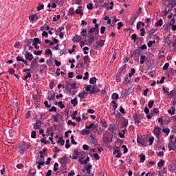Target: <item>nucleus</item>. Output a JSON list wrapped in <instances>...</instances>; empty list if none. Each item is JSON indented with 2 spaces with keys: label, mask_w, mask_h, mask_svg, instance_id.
I'll return each mask as SVG.
<instances>
[{
  "label": "nucleus",
  "mask_w": 176,
  "mask_h": 176,
  "mask_svg": "<svg viewBox=\"0 0 176 176\" xmlns=\"http://www.w3.org/2000/svg\"><path fill=\"white\" fill-rule=\"evenodd\" d=\"M69 14L70 16H74L75 14V10H74V8H71L69 10Z\"/></svg>",
  "instance_id": "obj_39"
},
{
  "label": "nucleus",
  "mask_w": 176,
  "mask_h": 176,
  "mask_svg": "<svg viewBox=\"0 0 176 176\" xmlns=\"http://www.w3.org/2000/svg\"><path fill=\"white\" fill-rule=\"evenodd\" d=\"M41 142H43V144H45V145H47L48 144H50V141H46L45 138H43L41 140Z\"/></svg>",
  "instance_id": "obj_44"
},
{
  "label": "nucleus",
  "mask_w": 176,
  "mask_h": 176,
  "mask_svg": "<svg viewBox=\"0 0 176 176\" xmlns=\"http://www.w3.org/2000/svg\"><path fill=\"white\" fill-rule=\"evenodd\" d=\"M155 32H156V29H151L148 32V38L151 39L153 34H155Z\"/></svg>",
  "instance_id": "obj_16"
},
{
  "label": "nucleus",
  "mask_w": 176,
  "mask_h": 176,
  "mask_svg": "<svg viewBox=\"0 0 176 176\" xmlns=\"http://www.w3.org/2000/svg\"><path fill=\"white\" fill-rule=\"evenodd\" d=\"M56 105H58L59 108L63 109V108H65V105L63 104V102H56Z\"/></svg>",
  "instance_id": "obj_24"
},
{
  "label": "nucleus",
  "mask_w": 176,
  "mask_h": 176,
  "mask_svg": "<svg viewBox=\"0 0 176 176\" xmlns=\"http://www.w3.org/2000/svg\"><path fill=\"white\" fill-rule=\"evenodd\" d=\"M28 78H31V73L30 72H27V75L24 76L23 80H25L26 79H28Z\"/></svg>",
  "instance_id": "obj_51"
},
{
  "label": "nucleus",
  "mask_w": 176,
  "mask_h": 176,
  "mask_svg": "<svg viewBox=\"0 0 176 176\" xmlns=\"http://www.w3.org/2000/svg\"><path fill=\"white\" fill-rule=\"evenodd\" d=\"M82 134V135H89L90 134V131L87 129H83Z\"/></svg>",
  "instance_id": "obj_31"
},
{
  "label": "nucleus",
  "mask_w": 176,
  "mask_h": 176,
  "mask_svg": "<svg viewBox=\"0 0 176 176\" xmlns=\"http://www.w3.org/2000/svg\"><path fill=\"white\" fill-rule=\"evenodd\" d=\"M41 124H42L41 121L36 120L35 124L34 125V130H39V129H41Z\"/></svg>",
  "instance_id": "obj_9"
},
{
  "label": "nucleus",
  "mask_w": 176,
  "mask_h": 176,
  "mask_svg": "<svg viewBox=\"0 0 176 176\" xmlns=\"http://www.w3.org/2000/svg\"><path fill=\"white\" fill-rule=\"evenodd\" d=\"M134 74H135V68H132L131 69V72L129 74V78H131V76H133V75H134Z\"/></svg>",
  "instance_id": "obj_35"
},
{
  "label": "nucleus",
  "mask_w": 176,
  "mask_h": 176,
  "mask_svg": "<svg viewBox=\"0 0 176 176\" xmlns=\"http://www.w3.org/2000/svg\"><path fill=\"white\" fill-rule=\"evenodd\" d=\"M122 27H123V23L119 22V23H118V28H117V29H118V30H120V28H122Z\"/></svg>",
  "instance_id": "obj_63"
},
{
  "label": "nucleus",
  "mask_w": 176,
  "mask_h": 176,
  "mask_svg": "<svg viewBox=\"0 0 176 176\" xmlns=\"http://www.w3.org/2000/svg\"><path fill=\"white\" fill-rule=\"evenodd\" d=\"M137 142L142 146L146 145V144L148 142V138L145 136H142L140 138V136L138 135Z\"/></svg>",
  "instance_id": "obj_3"
},
{
  "label": "nucleus",
  "mask_w": 176,
  "mask_h": 176,
  "mask_svg": "<svg viewBox=\"0 0 176 176\" xmlns=\"http://www.w3.org/2000/svg\"><path fill=\"white\" fill-rule=\"evenodd\" d=\"M45 54L47 56H52L53 54V53L52 52V50L51 49L45 50Z\"/></svg>",
  "instance_id": "obj_34"
},
{
  "label": "nucleus",
  "mask_w": 176,
  "mask_h": 176,
  "mask_svg": "<svg viewBox=\"0 0 176 176\" xmlns=\"http://www.w3.org/2000/svg\"><path fill=\"white\" fill-rule=\"evenodd\" d=\"M58 163L56 162L54 165V171H57L58 170Z\"/></svg>",
  "instance_id": "obj_57"
},
{
  "label": "nucleus",
  "mask_w": 176,
  "mask_h": 176,
  "mask_svg": "<svg viewBox=\"0 0 176 176\" xmlns=\"http://www.w3.org/2000/svg\"><path fill=\"white\" fill-rule=\"evenodd\" d=\"M172 46L174 47L175 52H176V38L175 39V41L173 42Z\"/></svg>",
  "instance_id": "obj_64"
},
{
  "label": "nucleus",
  "mask_w": 176,
  "mask_h": 176,
  "mask_svg": "<svg viewBox=\"0 0 176 176\" xmlns=\"http://www.w3.org/2000/svg\"><path fill=\"white\" fill-rule=\"evenodd\" d=\"M153 141H155V138L151 137L148 139L149 145H152L153 144Z\"/></svg>",
  "instance_id": "obj_55"
},
{
  "label": "nucleus",
  "mask_w": 176,
  "mask_h": 176,
  "mask_svg": "<svg viewBox=\"0 0 176 176\" xmlns=\"http://www.w3.org/2000/svg\"><path fill=\"white\" fill-rule=\"evenodd\" d=\"M85 64H87V63H90V57L89 56H85L83 58Z\"/></svg>",
  "instance_id": "obj_28"
},
{
  "label": "nucleus",
  "mask_w": 176,
  "mask_h": 176,
  "mask_svg": "<svg viewBox=\"0 0 176 176\" xmlns=\"http://www.w3.org/2000/svg\"><path fill=\"white\" fill-rule=\"evenodd\" d=\"M169 96H171V97H175V96H176V91L175 90H172L169 93Z\"/></svg>",
  "instance_id": "obj_50"
},
{
  "label": "nucleus",
  "mask_w": 176,
  "mask_h": 176,
  "mask_svg": "<svg viewBox=\"0 0 176 176\" xmlns=\"http://www.w3.org/2000/svg\"><path fill=\"white\" fill-rule=\"evenodd\" d=\"M74 42H79V41H82V36H80L79 35H76L74 37Z\"/></svg>",
  "instance_id": "obj_23"
},
{
  "label": "nucleus",
  "mask_w": 176,
  "mask_h": 176,
  "mask_svg": "<svg viewBox=\"0 0 176 176\" xmlns=\"http://www.w3.org/2000/svg\"><path fill=\"white\" fill-rule=\"evenodd\" d=\"M78 156L79 157V151L78 150H74L72 157L73 160H76V159H78Z\"/></svg>",
  "instance_id": "obj_14"
},
{
  "label": "nucleus",
  "mask_w": 176,
  "mask_h": 176,
  "mask_svg": "<svg viewBox=\"0 0 176 176\" xmlns=\"http://www.w3.org/2000/svg\"><path fill=\"white\" fill-rule=\"evenodd\" d=\"M71 104H72L73 107H76L78 105V98L75 97L74 99H72Z\"/></svg>",
  "instance_id": "obj_17"
},
{
  "label": "nucleus",
  "mask_w": 176,
  "mask_h": 176,
  "mask_svg": "<svg viewBox=\"0 0 176 176\" xmlns=\"http://www.w3.org/2000/svg\"><path fill=\"white\" fill-rule=\"evenodd\" d=\"M36 19V20H38V16H36V14H33V15H30L29 16V20L32 22L34 23V19Z\"/></svg>",
  "instance_id": "obj_22"
},
{
  "label": "nucleus",
  "mask_w": 176,
  "mask_h": 176,
  "mask_svg": "<svg viewBox=\"0 0 176 176\" xmlns=\"http://www.w3.org/2000/svg\"><path fill=\"white\" fill-rule=\"evenodd\" d=\"M153 104H155V101L150 100L148 103V108H152V107H153Z\"/></svg>",
  "instance_id": "obj_47"
},
{
  "label": "nucleus",
  "mask_w": 176,
  "mask_h": 176,
  "mask_svg": "<svg viewBox=\"0 0 176 176\" xmlns=\"http://www.w3.org/2000/svg\"><path fill=\"white\" fill-rule=\"evenodd\" d=\"M163 25V19H160L155 23V27H162Z\"/></svg>",
  "instance_id": "obj_20"
},
{
  "label": "nucleus",
  "mask_w": 176,
  "mask_h": 176,
  "mask_svg": "<svg viewBox=\"0 0 176 176\" xmlns=\"http://www.w3.org/2000/svg\"><path fill=\"white\" fill-rule=\"evenodd\" d=\"M32 45H39L41 44V41L39 40L38 38H34L33 40H32Z\"/></svg>",
  "instance_id": "obj_21"
},
{
  "label": "nucleus",
  "mask_w": 176,
  "mask_h": 176,
  "mask_svg": "<svg viewBox=\"0 0 176 176\" xmlns=\"http://www.w3.org/2000/svg\"><path fill=\"white\" fill-rule=\"evenodd\" d=\"M111 103L113 104V108L114 111H116V108H118V104H116V101L113 100Z\"/></svg>",
  "instance_id": "obj_45"
},
{
  "label": "nucleus",
  "mask_w": 176,
  "mask_h": 176,
  "mask_svg": "<svg viewBox=\"0 0 176 176\" xmlns=\"http://www.w3.org/2000/svg\"><path fill=\"white\" fill-rule=\"evenodd\" d=\"M87 94H89V93H87L86 91H83L82 93H80L78 95V97H80L81 100H83V98H85V97H86V96H87Z\"/></svg>",
  "instance_id": "obj_15"
},
{
  "label": "nucleus",
  "mask_w": 176,
  "mask_h": 176,
  "mask_svg": "<svg viewBox=\"0 0 176 176\" xmlns=\"http://www.w3.org/2000/svg\"><path fill=\"white\" fill-rule=\"evenodd\" d=\"M87 9H89V10H91L93 9V3H90L87 4Z\"/></svg>",
  "instance_id": "obj_60"
},
{
  "label": "nucleus",
  "mask_w": 176,
  "mask_h": 176,
  "mask_svg": "<svg viewBox=\"0 0 176 176\" xmlns=\"http://www.w3.org/2000/svg\"><path fill=\"white\" fill-rule=\"evenodd\" d=\"M76 14H80V16H83V11L80 9H77L76 10Z\"/></svg>",
  "instance_id": "obj_43"
},
{
  "label": "nucleus",
  "mask_w": 176,
  "mask_h": 176,
  "mask_svg": "<svg viewBox=\"0 0 176 176\" xmlns=\"http://www.w3.org/2000/svg\"><path fill=\"white\" fill-rule=\"evenodd\" d=\"M111 98L113 100H118L119 99V95L116 93L113 94V95L111 96Z\"/></svg>",
  "instance_id": "obj_33"
},
{
  "label": "nucleus",
  "mask_w": 176,
  "mask_h": 176,
  "mask_svg": "<svg viewBox=\"0 0 176 176\" xmlns=\"http://www.w3.org/2000/svg\"><path fill=\"white\" fill-rule=\"evenodd\" d=\"M169 5H171L172 6L175 8V6H176V0H170V1L169 2Z\"/></svg>",
  "instance_id": "obj_46"
},
{
  "label": "nucleus",
  "mask_w": 176,
  "mask_h": 176,
  "mask_svg": "<svg viewBox=\"0 0 176 176\" xmlns=\"http://www.w3.org/2000/svg\"><path fill=\"white\" fill-rule=\"evenodd\" d=\"M165 9L166 10H170V12H171L173 10V9H174V6H173L171 4L168 3Z\"/></svg>",
  "instance_id": "obj_36"
},
{
  "label": "nucleus",
  "mask_w": 176,
  "mask_h": 176,
  "mask_svg": "<svg viewBox=\"0 0 176 176\" xmlns=\"http://www.w3.org/2000/svg\"><path fill=\"white\" fill-rule=\"evenodd\" d=\"M96 82H97V78L96 77L91 78L89 80V83L91 85H94Z\"/></svg>",
  "instance_id": "obj_26"
},
{
  "label": "nucleus",
  "mask_w": 176,
  "mask_h": 176,
  "mask_svg": "<svg viewBox=\"0 0 176 176\" xmlns=\"http://www.w3.org/2000/svg\"><path fill=\"white\" fill-rule=\"evenodd\" d=\"M81 34H82V36H86V34H87V30L82 29Z\"/></svg>",
  "instance_id": "obj_56"
},
{
  "label": "nucleus",
  "mask_w": 176,
  "mask_h": 176,
  "mask_svg": "<svg viewBox=\"0 0 176 176\" xmlns=\"http://www.w3.org/2000/svg\"><path fill=\"white\" fill-rule=\"evenodd\" d=\"M131 40L133 41L134 42H135V41H137V34H132Z\"/></svg>",
  "instance_id": "obj_61"
},
{
  "label": "nucleus",
  "mask_w": 176,
  "mask_h": 176,
  "mask_svg": "<svg viewBox=\"0 0 176 176\" xmlns=\"http://www.w3.org/2000/svg\"><path fill=\"white\" fill-rule=\"evenodd\" d=\"M90 161V157H87L84 161H82V164H86L87 162Z\"/></svg>",
  "instance_id": "obj_62"
},
{
  "label": "nucleus",
  "mask_w": 176,
  "mask_h": 176,
  "mask_svg": "<svg viewBox=\"0 0 176 176\" xmlns=\"http://www.w3.org/2000/svg\"><path fill=\"white\" fill-rule=\"evenodd\" d=\"M36 65H38V58H35L32 60V61L30 64V68L32 69H34Z\"/></svg>",
  "instance_id": "obj_8"
},
{
  "label": "nucleus",
  "mask_w": 176,
  "mask_h": 176,
  "mask_svg": "<svg viewBox=\"0 0 176 176\" xmlns=\"http://www.w3.org/2000/svg\"><path fill=\"white\" fill-rule=\"evenodd\" d=\"M57 142H58V144H60L61 145V146H64L65 141L64 140V139H63L62 137H60V138H59Z\"/></svg>",
  "instance_id": "obj_25"
},
{
  "label": "nucleus",
  "mask_w": 176,
  "mask_h": 176,
  "mask_svg": "<svg viewBox=\"0 0 176 176\" xmlns=\"http://www.w3.org/2000/svg\"><path fill=\"white\" fill-rule=\"evenodd\" d=\"M58 162L62 164V166H65L67 163H68V157H67V155H64L61 158L58 160Z\"/></svg>",
  "instance_id": "obj_4"
},
{
  "label": "nucleus",
  "mask_w": 176,
  "mask_h": 176,
  "mask_svg": "<svg viewBox=\"0 0 176 176\" xmlns=\"http://www.w3.org/2000/svg\"><path fill=\"white\" fill-rule=\"evenodd\" d=\"M8 72H9L11 75H14L15 71L14 70L13 68H9V69H8Z\"/></svg>",
  "instance_id": "obj_59"
},
{
  "label": "nucleus",
  "mask_w": 176,
  "mask_h": 176,
  "mask_svg": "<svg viewBox=\"0 0 176 176\" xmlns=\"http://www.w3.org/2000/svg\"><path fill=\"white\" fill-rule=\"evenodd\" d=\"M25 42H27L26 46H31V43H33L32 39L31 38L30 39L26 38Z\"/></svg>",
  "instance_id": "obj_32"
},
{
  "label": "nucleus",
  "mask_w": 176,
  "mask_h": 176,
  "mask_svg": "<svg viewBox=\"0 0 176 176\" xmlns=\"http://www.w3.org/2000/svg\"><path fill=\"white\" fill-rule=\"evenodd\" d=\"M88 42H89V45H91V43H93V42H94V36L89 34Z\"/></svg>",
  "instance_id": "obj_19"
},
{
  "label": "nucleus",
  "mask_w": 176,
  "mask_h": 176,
  "mask_svg": "<svg viewBox=\"0 0 176 176\" xmlns=\"http://www.w3.org/2000/svg\"><path fill=\"white\" fill-rule=\"evenodd\" d=\"M133 119L138 124H140L141 123V115L140 114H135L133 115Z\"/></svg>",
  "instance_id": "obj_6"
},
{
  "label": "nucleus",
  "mask_w": 176,
  "mask_h": 176,
  "mask_svg": "<svg viewBox=\"0 0 176 176\" xmlns=\"http://www.w3.org/2000/svg\"><path fill=\"white\" fill-rule=\"evenodd\" d=\"M47 66H46V65H42L40 68V72L42 74L43 72V71H45V69H46Z\"/></svg>",
  "instance_id": "obj_38"
},
{
  "label": "nucleus",
  "mask_w": 176,
  "mask_h": 176,
  "mask_svg": "<svg viewBox=\"0 0 176 176\" xmlns=\"http://www.w3.org/2000/svg\"><path fill=\"white\" fill-rule=\"evenodd\" d=\"M92 166L91 165H88L86 170H87V174H90L91 173V169Z\"/></svg>",
  "instance_id": "obj_48"
},
{
  "label": "nucleus",
  "mask_w": 176,
  "mask_h": 176,
  "mask_svg": "<svg viewBox=\"0 0 176 176\" xmlns=\"http://www.w3.org/2000/svg\"><path fill=\"white\" fill-rule=\"evenodd\" d=\"M86 155V152L85 151H81L78 152V157H82V156H85Z\"/></svg>",
  "instance_id": "obj_58"
},
{
  "label": "nucleus",
  "mask_w": 176,
  "mask_h": 176,
  "mask_svg": "<svg viewBox=\"0 0 176 176\" xmlns=\"http://www.w3.org/2000/svg\"><path fill=\"white\" fill-rule=\"evenodd\" d=\"M130 80L131 78H129V76H126L122 83L123 85H129V83H130Z\"/></svg>",
  "instance_id": "obj_18"
},
{
  "label": "nucleus",
  "mask_w": 176,
  "mask_h": 176,
  "mask_svg": "<svg viewBox=\"0 0 176 176\" xmlns=\"http://www.w3.org/2000/svg\"><path fill=\"white\" fill-rule=\"evenodd\" d=\"M145 58H146V56H145V55H142L140 57V64H144V63H145Z\"/></svg>",
  "instance_id": "obj_37"
},
{
  "label": "nucleus",
  "mask_w": 176,
  "mask_h": 176,
  "mask_svg": "<svg viewBox=\"0 0 176 176\" xmlns=\"http://www.w3.org/2000/svg\"><path fill=\"white\" fill-rule=\"evenodd\" d=\"M61 172L63 173V174H64V173H67V167L65 166V165H62L61 167Z\"/></svg>",
  "instance_id": "obj_40"
},
{
  "label": "nucleus",
  "mask_w": 176,
  "mask_h": 176,
  "mask_svg": "<svg viewBox=\"0 0 176 176\" xmlns=\"http://www.w3.org/2000/svg\"><path fill=\"white\" fill-rule=\"evenodd\" d=\"M32 138H36V132L35 131H32L31 133Z\"/></svg>",
  "instance_id": "obj_54"
},
{
  "label": "nucleus",
  "mask_w": 176,
  "mask_h": 176,
  "mask_svg": "<svg viewBox=\"0 0 176 176\" xmlns=\"http://www.w3.org/2000/svg\"><path fill=\"white\" fill-rule=\"evenodd\" d=\"M86 91H89V94L91 96V94H94V93H100V90L97 87V85H89L85 87Z\"/></svg>",
  "instance_id": "obj_1"
},
{
  "label": "nucleus",
  "mask_w": 176,
  "mask_h": 176,
  "mask_svg": "<svg viewBox=\"0 0 176 176\" xmlns=\"http://www.w3.org/2000/svg\"><path fill=\"white\" fill-rule=\"evenodd\" d=\"M170 71L167 72L168 74V78H170L171 75H174V74H176V69L174 68L169 69Z\"/></svg>",
  "instance_id": "obj_12"
},
{
  "label": "nucleus",
  "mask_w": 176,
  "mask_h": 176,
  "mask_svg": "<svg viewBox=\"0 0 176 176\" xmlns=\"http://www.w3.org/2000/svg\"><path fill=\"white\" fill-rule=\"evenodd\" d=\"M96 45L99 46H102L104 45V41L103 40H100L96 41Z\"/></svg>",
  "instance_id": "obj_49"
},
{
  "label": "nucleus",
  "mask_w": 176,
  "mask_h": 176,
  "mask_svg": "<svg viewBox=\"0 0 176 176\" xmlns=\"http://www.w3.org/2000/svg\"><path fill=\"white\" fill-rule=\"evenodd\" d=\"M25 58L29 61H32V59L34 58V56L32 54H30V52H27L25 54Z\"/></svg>",
  "instance_id": "obj_13"
},
{
  "label": "nucleus",
  "mask_w": 176,
  "mask_h": 176,
  "mask_svg": "<svg viewBox=\"0 0 176 176\" xmlns=\"http://www.w3.org/2000/svg\"><path fill=\"white\" fill-rule=\"evenodd\" d=\"M157 166H158V167H159L160 169L162 168V167L163 166H164V160H161L160 162H158Z\"/></svg>",
  "instance_id": "obj_30"
},
{
  "label": "nucleus",
  "mask_w": 176,
  "mask_h": 176,
  "mask_svg": "<svg viewBox=\"0 0 176 176\" xmlns=\"http://www.w3.org/2000/svg\"><path fill=\"white\" fill-rule=\"evenodd\" d=\"M126 69V65H124V66H122L121 68H120V71L119 73H118L117 74V76H121L122 75V71H124Z\"/></svg>",
  "instance_id": "obj_29"
},
{
  "label": "nucleus",
  "mask_w": 176,
  "mask_h": 176,
  "mask_svg": "<svg viewBox=\"0 0 176 176\" xmlns=\"http://www.w3.org/2000/svg\"><path fill=\"white\" fill-rule=\"evenodd\" d=\"M162 90L165 94H167V96H170V92L168 91V88L166 89L164 87H162Z\"/></svg>",
  "instance_id": "obj_41"
},
{
  "label": "nucleus",
  "mask_w": 176,
  "mask_h": 176,
  "mask_svg": "<svg viewBox=\"0 0 176 176\" xmlns=\"http://www.w3.org/2000/svg\"><path fill=\"white\" fill-rule=\"evenodd\" d=\"M168 67H170V63H165V65L163 67V69H164V71L168 69Z\"/></svg>",
  "instance_id": "obj_52"
},
{
  "label": "nucleus",
  "mask_w": 176,
  "mask_h": 176,
  "mask_svg": "<svg viewBox=\"0 0 176 176\" xmlns=\"http://www.w3.org/2000/svg\"><path fill=\"white\" fill-rule=\"evenodd\" d=\"M29 148L30 144L25 142H23L21 145L19 146V153H21L23 155V153H24V152H25Z\"/></svg>",
  "instance_id": "obj_2"
},
{
  "label": "nucleus",
  "mask_w": 176,
  "mask_h": 176,
  "mask_svg": "<svg viewBox=\"0 0 176 176\" xmlns=\"http://www.w3.org/2000/svg\"><path fill=\"white\" fill-rule=\"evenodd\" d=\"M48 94L50 95L47 96L48 101H52V100L56 98V92L50 91Z\"/></svg>",
  "instance_id": "obj_7"
},
{
  "label": "nucleus",
  "mask_w": 176,
  "mask_h": 176,
  "mask_svg": "<svg viewBox=\"0 0 176 176\" xmlns=\"http://www.w3.org/2000/svg\"><path fill=\"white\" fill-rule=\"evenodd\" d=\"M169 151H176V144L175 142H170L168 144Z\"/></svg>",
  "instance_id": "obj_10"
},
{
  "label": "nucleus",
  "mask_w": 176,
  "mask_h": 176,
  "mask_svg": "<svg viewBox=\"0 0 176 176\" xmlns=\"http://www.w3.org/2000/svg\"><path fill=\"white\" fill-rule=\"evenodd\" d=\"M151 113L152 115H153L155 116V115H157V113H159V109L157 108H154L153 109V111L151 112Z\"/></svg>",
  "instance_id": "obj_27"
},
{
  "label": "nucleus",
  "mask_w": 176,
  "mask_h": 176,
  "mask_svg": "<svg viewBox=\"0 0 176 176\" xmlns=\"http://www.w3.org/2000/svg\"><path fill=\"white\" fill-rule=\"evenodd\" d=\"M67 124L68 126H76V123L72 122V120H69L68 122H67Z\"/></svg>",
  "instance_id": "obj_42"
},
{
  "label": "nucleus",
  "mask_w": 176,
  "mask_h": 176,
  "mask_svg": "<svg viewBox=\"0 0 176 176\" xmlns=\"http://www.w3.org/2000/svg\"><path fill=\"white\" fill-rule=\"evenodd\" d=\"M43 8H45V6L39 3L38 6L37 7V10L39 12L41 9H43Z\"/></svg>",
  "instance_id": "obj_53"
},
{
  "label": "nucleus",
  "mask_w": 176,
  "mask_h": 176,
  "mask_svg": "<svg viewBox=\"0 0 176 176\" xmlns=\"http://www.w3.org/2000/svg\"><path fill=\"white\" fill-rule=\"evenodd\" d=\"M93 32H96L97 34H100V30L96 29L95 28H91L88 32V35L93 34Z\"/></svg>",
  "instance_id": "obj_11"
},
{
  "label": "nucleus",
  "mask_w": 176,
  "mask_h": 176,
  "mask_svg": "<svg viewBox=\"0 0 176 176\" xmlns=\"http://www.w3.org/2000/svg\"><path fill=\"white\" fill-rule=\"evenodd\" d=\"M153 133H154V135H155V137L159 138V136L160 135V133H162V128L155 126L154 128Z\"/></svg>",
  "instance_id": "obj_5"
}]
</instances>
